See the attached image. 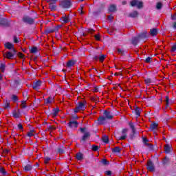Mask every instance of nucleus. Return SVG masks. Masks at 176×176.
Here are the masks:
<instances>
[{
	"label": "nucleus",
	"instance_id": "338daca9",
	"mask_svg": "<svg viewBox=\"0 0 176 176\" xmlns=\"http://www.w3.org/2000/svg\"><path fill=\"white\" fill-rule=\"evenodd\" d=\"M18 129L19 130H21V131H23V130L24 129V128L23 127V124L21 123H19L18 124Z\"/></svg>",
	"mask_w": 176,
	"mask_h": 176
},
{
	"label": "nucleus",
	"instance_id": "c9c22d12",
	"mask_svg": "<svg viewBox=\"0 0 176 176\" xmlns=\"http://www.w3.org/2000/svg\"><path fill=\"white\" fill-rule=\"evenodd\" d=\"M100 163H102L103 166H109V161L107 160V159H102Z\"/></svg>",
	"mask_w": 176,
	"mask_h": 176
},
{
	"label": "nucleus",
	"instance_id": "9d476101",
	"mask_svg": "<svg viewBox=\"0 0 176 176\" xmlns=\"http://www.w3.org/2000/svg\"><path fill=\"white\" fill-rule=\"evenodd\" d=\"M146 168L148 171H151V173H153V171H155V164H153V162H152V160H149L148 161Z\"/></svg>",
	"mask_w": 176,
	"mask_h": 176
},
{
	"label": "nucleus",
	"instance_id": "72a5a7b5",
	"mask_svg": "<svg viewBox=\"0 0 176 176\" xmlns=\"http://www.w3.org/2000/svg\"><path fill=\"white\" fill-rule=\"evenodd\" d=\"M50 9L51 12H56L57 10V4H50Z\"/></svg>",
	"mask_w": 176,
	"mask_h": 176
},
{
	"label": "nucleus",
	"instance_id": "f8f14e48",
	"mask_svg": "<svg viewBox=\"0 0 176 176\" xmlns=\"http://www.w3.org/2000/svg\"><path fill=\"white\" fill-rule=\"evenodd\" d=\"M103 116L107 120H112L113 119V116L112 115V113L111 111L104 110Z\"/></svg>",
	"mask_w": 176,
	"mask_h": 176
},
{
	"label": "nucleus",
	"instance_id": "f257e3e1",
	"mask_svg": "<svg viewBox=\"0 0 176 176\" xmlns=\"http://www.w3.org/2000/svg\"><path fill=\"white\" fill-rule=\"evenodd\" d=\"M87 128L86 127H80V131L83 134L82 138L80 139V142H82V144H84L86 141L90 140V137H91V134L89 131H87Z\"/></svg>",
	"mask_w": 176,
	"mask_h": 176
},
{
	"label": "nucleus",
	"instance_id": "c03bdc74",
	"mask_svg": "<svg viewBox=\"0 0 176 176\" xmlns=\"http://www.w3.org/2000/svg\"><path fill=\"white\" fill-rule=\"evenodd\" d=\"M11 100L14 102H17V101H19V97H17L16 95L13 94L11 97Z\"/></svg>",
	"mask_w": 176,
	"mask_h": 176
},
{
	"label": "nucleus",
	"instance_id": "aec40b11",
	"mask_svg": "<svg viewBox=\"0 0 176 176\" xmlns=\"http://www.w3.org/2000/svg\"><path fill=\"white\" fill-rule=\"evenodd\" d=\"M171 164V162L170 161V158L167 156L164 157L162 160V164L163 166H168Z\"/></svg>",
	"mask_w": 176,
	"mask_h": 176
},
{
	"label": "nucleus",
	"instance_id": "69168bd1",
	"mask_svg": "<svg viewBox=\"0 0 176 176\" xmlns=\"http://www.w3.org/2000/svg\"><path fill=\"white\" fill-rule=\"evenodd\" d=\"M96 30H94V29H87L86 30V32H88V34H93V32H94Z\"/></svg>",
	"mask_w": 176,
	"mask_h": 176
},
{
	"label": "nucleus",
	"instance_id": "393cba45",
	"mask_svg": "<svg viewBox=\"0 0 176 176\" xmlns=\"http://www.w3.org/2000/svg\"><path fill=\"white\" fill-rule=\"evenodd\" d=\"M76 159L77 160H83V159H85V157H83V153L78 152L76 154Z\"/></svg>",
	"mask_w": 176,
	"mask_h": 176
},
{
	"label": "nucleus",
	"instance_id": "2f4dec72",
	"mask_svg": "<svg viewBox=\"0 0 176 176\" xmlns=\"http://www.w3.org/2000/svg\"><path fill=\"white\" fill-rule=\"evenodd\" d=\"M120 147L119 146H116L115 148H111V151L113 153H120Z\"/></svg>",
	"mask_w": 176,
	"mask_h": 176
},
{
	"label": "nucleus",
	"instance_id": "4c0bfd02",
	"mask_svg": "<svg viewBox=\"0 0 176 176\" xmlns=\"http://www.w3.org/2000/svg\"><path fill=\"white\" fill-rule=\"evenodd\" d=\"M102 142L104 144H109V138L107 135H104L102 138Z\"/></svg>",
	"mask_w": 176,
	"mask_h": 176
},
{
	"label": "nucleus",
	"instance_id": "423d86ee",
	"mask_svg": "<svg viewBox=\"0 0 176 176\" xmlns=\"http://www.w3.org/2000/svg\"><path fill=\"white\" fill-rule=\"evenodd\" d=\"M16 54H17V50L16 49H12V52H6L3 55L8 60H12L16 57Z\"/></svg>",
	"mask_w": 176,
	"mask_h": 176
},
{
	"label": "nucleus",
	"instance_id": "cd10ccee",
	"mask_svg": "<svg viewBox=\"0 0 176 176\" xmlns=\"http://www.w3.org/2000/svg\"><path fill=\"white\" fill-rule=\"evenodd\" d=\"M157 126H159V124L155 123V122H153L150 125L149 131H153V130H155V129H156V127H157Z\"/></svg>",
	"mask_w": 176,
	"mask_h": 176
},
{
	"label": "nucleus",
	"instance_id": "dca6fc26",
	"mask_svg": "<svg viewBox=\"0 0 176 176\" xmlns=\"http://www.w3.org/2000/svg\"><path fill=\"white\" fill-rule=\"evenodd\" d=\"M139 42H140V38L138 37V36L132 37L131 40V45H133V46H137Z\"/></svg>",
	"mask_w": 176,
	"mask_h": 176
},
{
	"label": "nucleus",
	"instance_id": "6ab92c4d",
	"mask_svg": "<svg viewBox=\"0 0 176 176\" xmlns=\"http://www.w3.org/2000/svg\"><path fill=\"white\" fill-rule=\"evenodd\" d=\"M133 112L138 118L141 116V108L138 107V106H135Z\"/></svg>",
	"mask_w": 176,
	"mask_h": 176
},
{
	"label": "nucleus",
	"instance_id": "0eeeda50",
	"mask_svg": "<svg viewBox=\"0 0 176 176\" xmlns=\"http://www.w3.org/2000/svg\"><path fill=\"white\" fill-rule=\"evenodd\" d=\"M131 6L133 8L137 6L138 9H142V8H144V3H142V1H140L138 0H132L131 1Z\"/></svg>",
	"mask_w": 176,
	"mask_h": 176
},
{
	"label": "nucleus",
	"instance_id": "c756f323",
	"mask_svg": "<svg viewBox=\"0 0 176 176\" xmlns=\"http://www.w3.org/2000/svg\"><path fill=\"white\" fill-rule=\"evenodd\" d=\"M164 152H165V153H171V146L168 144H166L164 146Z\"/></svg>",
	"mask_w": 176,
	"mask_h": 176
},
{
	"label": "nucleus",
	"instance_id": "052dcab7",
	"mask_svg": "<svg viewBox=\"0 0 176 176\" xmlns=\"http://www.w3.org/2000/svg\"><path fill=\"white\" fill-rule=\"evenodd\" d=\"M170 52H176V43H175L173 45Z\"/></svg>",
	"mask_w": 176,
	"mask_h": 176
},
{
	"label": "nucleus",
	"instance_id": "5fc2aeb1",
	"mask_svg": "<svg viewBox=\"0 0 176 176\" xmlns=\"http://www.w3.org/2000/svg\"><path fill=\"white\" fill-rule=\"evenodd\" d=\"M98 148H100V146L94 144L92 145L91 149L94 152H97V151H98Z\"/></svg>",
	"mask_w": 176,
	"mask_h": 176
},
{
	"label": "nucleus",
	"instance_id": "13d9d810",
	"mask_svg": "<svg viewBox=\"0 0 176 176\" xmlns=\"http://www.w3.org/2000/svg\"><path fill=\"white\" fill-rule=\"evenodd\" d=\"M50 160H52V158H50L49 157H45L44 159V162L45 164H47V163H49V162H50Z\"/></svg>",
	"mask_w": 176,
	"mask_h": 176
},
{
	"label": "nucleus",
	"instance_id": "20e7f679",
	"mask_svg": "<svg viewBox=\"0 0 176 176\" xmlns=\"http://www.w3.org/2000/svg\"><path fill=\"white\" fill-rule=\"evenodd\" d=\"M22 21L24 24H27L28 25H32L35 23V19L30 17L28 15H25L22 18Z\"/></svg>",
	"mask_w": 176,
	"mask_h": 176
},
{
	"label": "nucleus",
	"instance_id": "7ed1b4c3",
	"mask_svg": "<svg viewBox=\"0 0 176 176\" xmlns=\"http://www.w3.org/2000/svg\"><path fill=\"white\" fill-rule=\"evenodd\" d=\"M86 104L87 102L85 100L78 102V105L74 109V113H78L79 111H85L86 109Z\"/></svg>",
	"mask_w": 176,
	"mask_h": 176
},
{
	"label": "nucleus",
	"instance_id": "3c124183",
	"mask_svg": "<svg viewBox=\"0 0 176 176\" xmlns=\"http://www.w3.org/2000/svg\"><path fill=\"white\" fill-rule=\"evenodd\" d=\"M162 8H163V4L162 3V2H158L156 5V9L157 10H160V9H162Z\"/></svg>",
	"mask_w": 176,
	"mask_h": 176
},
{
	"label": "nucleus",
	"instance_id": "a18cd8bd",
	"mask_svg": "<svg viewBox=\"0 0 176 176\" xmlns=\"http://www.w3.org/2000/svg\"><path fill=\"white\" fill-rule=\"evenodd\" d=\"M58 0H47V3L50 5H56Z\"/></svg>",
	"mask_w": 176,
	"mask_h": 176
},
{
	"label": "nucleus",
	"instance_id": "c85d7f7f",
	"mask_svg": "<svg viewBox=\"0 0 176 176\" xmlns=\"http://www.w3.org/2000/svg\"><path fill=\"white\" fill-rule=\"evenodd\" d=\"M24 171H32V165L27 164L23 167Z\"/></svg>",
	"mask_w": 176,
	"mask_h": 176
},
{
	"label": "nucleus",
	"instance_id": "ea45409f",
	"mask_svg": "<svg viewBox=\"0 0 176 176\" xmlns=\"http://www.w3.org/2000/svg\"><path fill=\"white\" fill-rule=\"evenodd\" d=\"M104 60H105V55L102 54L101 53L99 52V61L100 63H104Z\"/></svg>",
	"mask_w": 176,
	"mask_h": 176
},
{
	"label": "nucleus",
	"instance_id": "de8ad7c7",
	"mask_svg": "<svg viewBox=\"0 0 176 176\" xmlns=\"http://www.w3.org/2000/svg\"><path fill=\"white\" fill-rule=\"evenodd\" d=\"M34 133H35V130H30L27 133L28 137H29V138H31V137H32L34 135Z\"/></svg>",
	"mask_w": 176,
	"mask_h": 176
},
{
	"label": "nucleus",
	"instance_id": "bb28decb",
	"mask_svg": "<svg viewBox=\"0 0 176 176\" xmlns=\"http://www.w3.org/2000/svg\"><path fill=\"white\" fill-rule=\"evenodd\" d=\"M76 64V61L70 60L67 63V68H71V67H74Z\"/></svg>",
	"mask_w": 176,
	"mask_h": 176
},
{
	"label": "nucleus",
	"instance_id": "f03ea898",
	"mask_svg": "<svg viewBox=\"0 0 176 176\" xmlns=\"http://www.w3.org/2000/svg\"><path fill=\"white\" fill-rule=\"evenodd\" d=\"M129 126L132 131V133L129 134V138L131 141H134V140H135V135H137L138 133L137 132V129H135V125H134V124L129 122Z\"/></svg>",
	"mask_w": 176,
	"mask_h": 176
},
{
	"label": "nucleus",
	"instance_id": "5701e85b",
	"mask_svg": "<svg viewBox=\"0 0 176 176\" xmlns=\"http://www.w3.org/2000/svg\"><path fill=\"white\" fill-rule=\"evenodd\" d=\"M60 21L62 23V24H67V23H69V17L63 16L60 19Z\"/></svg>",
	"mask_w": 176,
	"mask_h": 176
},
{
	"label": "nucleus",
	"instance_id": "a19ab883",
	"mask_svg": "<svg viewBox=\"0 0 176 176\" xmlns=\"http://www.w3.org/2000/svg\"><path fill=\"white\" fill-rule=\"evenodd\" d=\"M84 8H85V6L83 4H81L80 6V8H78V12H79L80 14H81V16L85 14V12H83Z\"/></svg>",
	"mask_w": 176,
	"mask_h": 176
},
{
	"label": "nucleus",
	"instance_id": "1a4fd4ad",
	"mask_svg": "<svg viewBox=\"0 0 176 176\" xmlns=\"http://www.w3.org/2000/svg\"><path fill=\"white\" fill-rule=\"evenodd\" d=\"M138 38H139V40L142 39V41H148V38H149V35L148 34L147 31H144L138 35Z\"/></svg>",
	"mask_w": 176,
	"mask_h": 176
},
{
	"label": "nucleus",
	"instance_id": "e2e57ef3",
	"mask_svg": "<svg viewBox=\"0 0 176 176\" xmlns=\"http://www.w3.org/2000/svg\"><path fill=\"white\" fill-rule=\"evenodd\" d=\"M94 38H95L96 41H101V36H100V34L95 35Z\"/></svg>",
	"mask_w": 176,
	"mask_h": 176
},
{
	"label": "nucleus",
	"instance_id": "864d4df0",
	"mask_svg": "<svg viewBox=\"0 0 176 176\" xmlns=\"http://www.w3.org/2000/svg\"><path fill=\"white\" fill-rule=\"evenodd\" d=\"M99 55L100 53H98L93 56L92 59L94 60V61H97L98 60H99Z\"/></svg>",
	"mask_w": 176,
	"mask_h": 176
},
{
	"label": "nucleus",
	"instance_id": "4d7b16f0",
	"mask_svg": "<svg viewBox=\"0 0 176 176\" xmlns=\"http://www.w3.org/2000/svg\"><path fill=\"white\" fill-rule=\"evenodd\" d=\"M144 82H145L146 85H151V83H152V79H151V78H146L144 80Z\"/></svg>",
	"mask_w": 176,
	"mask_h": 176
},
{
	"label": "nucleus",
	"instance_id": "e433bc0d",
	"mask_svg": "<svg viewBox=\"0 0 176 176\" xmlns=\"http://www.w3.org/2000/svg\"><path fill=\"white\" fill-rule=\"evenodd\" d=\"M30 53H32V54H36V53H38V47L36 46L32 47L30 49Z\"/></svg>",
	"mask_w": 176,
	"mask_h": 176
},
{
	"label": "nucleus",
	"instance_id": "09e8293b",
	"mask_svg": "<svg viewBox=\"0 0 176 176\" xmlns=\"http://www.w3.org/2000/svg\"><path fill=\"white\" fill-rule=\"evenodd\" d=\"M148 148V151H155V148L153 146V144L148 143V144L146 145Z\"/></svg>",
	"mask_w": 176,
	"mask_h": 176
},
{
	"label": "nucleus",
	"instance_id": "412c9836",
	"mask_svg": "<svg viewBox=\"0 0 176 176\" xmlns=\"http://www.w3.org/2000/svg\"><path fill=\"white\" fill-rule=\"evenodd\" d=\"M4 47H6V49H8V50H12V49H14V45H13V43L10 42H6L4 44Z\"/></svg>",
	"mask_w": 176,
	"mask_h": 176
},
{
	"label": "nucleus",
	"instance_id": "ddd939ff",
	"mask_svg": "<svg viewBox=\"0 0 176 176\" xmlns=\"http://www.w3.org/2000/svg\"><path fill=\"white\" fill-rule=\"evenodd\" d=\"M56 31H58V27H55L54 28H47L44 32L46 35H49V34H52L53 32H56Z\"/></svg>",
	"mask_w": 176,
	"mask_h": 176
},
{
	"label": "nucleus",
	"instance_id": "0e129e2a",
	"mask_svg": "<svg viewBox=\"0 0 176 176\" xmlns=\"http://www.w3.org/2000/svg\"><path fill=\"white\" fill-rule=\"evenodd\" d=\"M104 174L108 176L112 175V171L111 170H107L104 172Z\"/></svg>",
	"mask_w": 176,
	"mask_h": 176
},
{
	"label": "nucleus",
	"instance_id": "b1692460",
	"mask_svg": "<svg viewBox=\"0 0 176 176\" xmlns=\"http://www.w3.org/2000/svg\"><path fill=\"white\" fill-rule=\"evenodd\" d=\"M57 153H59L60 155L65 153V147H64L63 146H59L57 149Z\"/></svg>",
	"mask_w": 176,
	"mask_h": 176
},
{
	"label": "nucleus",
	"instance_id": "603ef678",
	"mask_svg": "<svg viewBox=\"0 0 176 176\" xmlns=\"http://www.w3.org/2000/svg\"><path fill=\"white\" fill-rule=\"evenodd\" d=\"M12 116H14V118H16V119H19V118H20V113H16V111H14L12 112Z\"/></svg>",
	"mask_w": 176,
	"mask_h": 176
},
{
	"label": "nucleus",
	"instance_id": "4468645a",
	"mask_svg": "<svg viewBox=\"0 0 176 176\" xmlns=\"http://www.w3.org/2000/svg\"><path fill=\"white\" fill-rule=\"evenodd\" d=\"M42 86V81L37 80L33 82L32 87L34 90H39V88Z\"/></svg>",
	"mask_w": 176,
	"mask_h": 176
},
{
	"label": "nucleus",
	"instance_id": "39448f33",
	"mask_svg": "<svg viewBox=\"0 0 176 176\" xmlns=\"http://www.w3.org/2000/svg\"><path fill=\"white\" fill-rule=\"evenodd\" d=\"M59 6L62 9H69L72 6V3H71V0H63L60 1Z\"/></svg>",
	"mask_w": 176,
	"mask_h": 176
},
{
	"label": "nucleus",
	"instance_id": "774afa93",
	"mask_svg": "<svg viewBox=\"0 0 176 176\" xmlns=\"http://www.w3.org/2000/svg\"><path fill=\"white\" fill-rule=\"evenodd\" d=\"M47 129L48 130H56V128L52 125H48L47 126Z\"/></svg>",
	"mask_w": 176,
	"mask_h": 176
},
{
	"label": "nucleus",
	"instance_id": "bf43d9fd",
	"mask_svg": "<svg viewBox=\"0 0 176 176\" xmlns=\"http://www.w3.org/2000/svg\"><path fill=\"white\" fill-rule=\"evenodd\" d=\"M166 98V107H168V104H170V98L168 96H165Z\"/></svg>",
	"mask_w": 176,
	"mask_h": 176
},
{
	"label": "nucleus",
	"instance_id": "a878e982",
	"mask_svg": "<svg viewBox=\"0 0 176 176\" xmlns=\"http://www.w3.org/2000/svg\"><path fill=\"white\" fill-rule=\"evenodd\" d=\"M53 101H54V98L52 97V96H49L45 101V105H47L49 104H52V102H53Z\"/></svg>",
	"mask_w": 176,
	"mask_h": 176
},
{
	"label": "nucleus",
	"instance_id": "6e6d98bb",
	"mask_svg": "<svg viewBox=\"0 0 176 176\" xmlns=\"http://www.w3.org/2000/svg\"><path fill=\"white\" fill-rule=\"evenodd\" d=\"M145 63H146L147 64H149V63H152V57L148 56V57L145 59Z\"/></svg>",
	"mask_w": 176,
	"mask_h": 176
},
{
	"label": "nucleus",
	"instance_id": "37998d69",
	"mask_svg": "<svg viewBox=\"0 0 176 176\" xmlns=\"http://www.w3.org/2000/svg\"><path fill=\"white\" fill-rule=\"evenodd\" d=\"M119 54H121V56H126V51L120 49V48H118L117 50Z\"/></svg>",
	"mask_w": 176,
	"mask_h": 176
},
{
	"label": "nucleus",
	"instance_id": "58836bf2",
	"mask_svg": "<svg viewBox=\"0 0 176 176\" xmlns=\"http://www.w3.org/2000/svg\"><path fill=\"white\" fill-rule=\"evenodd\" d=\"M0 69L1 71V72H5V69H6V63H1L0 64Z\"/></svg>",
	"mask_w": 176,
	"mask_h": 176
},
{
	"label": "nucleus",
	"instance_id": "79ce46f5",
	"mask_svg": "<svg viewBox=\"0 0 176 176\" xmlns=\"http://www.w3.org/2000/svg\"><path fill=\"white\" fill-rule=\"evenodd\" d=\"M27 101L26 100H22L21 102V107L23 108V109H25L27 108Z\"/></svg>",
	"mask_w": 176,
	"mask_h": 176
},
{
	"label": "nucleus",
	"instance_id": "2eb2a0df",
	"mask_svg": "<svg viewBox=\"0 0 176 176\" xmlns=\"http://www.w3.org/2000/svg\"><path fill=\"white\" fill-rule=\"evenodd\" d=\"M107 120L104 116H100L98 118V124H107Z\"/></svg>",
	"mask_w": 176,
	"mask_h": 176
},
{
	"label": "nucleus",
	"instance_id": "f3484780",
	"mask_svg": "<svg viewBox=\"0 0 176 176\" xmlns=\"http://www.w3.org/2000/svg\"><path fill=\"white\" fill-rule=\"evenodd\" d=\"M0 26L1 27H9V21L6 19H0Z\"/></svg>",
	"mask_w": 176,
	"mask_h": 176
},
{
	"label": "nucleus",
	"instance_id": "680f3d73",
	"mask_svg": "<svg viewBox=\"0 0 176 176\" xmlns=\"http://www.w3.org/2000/svg\"><path fill=\"white\" fill-rule=\"evenodd\" d=\"M19 42L20 41H19L17 36H14V43H19Z\"/></svg>",
	"mask_w": 176,
	"mask_h": 176
},
{
	"label": "nucleus",
	"instance_id": "6e6552de",
	"mask_svg": "<svg viewBox=\"0 0 176 176\" xmlns=\"http://www.w3.org/2000/svg\"><path fill=\"white\" fill-rule=\"evenodd\" d=\"M67 126L69 129H76L79 126V122L76 120H70L67 123Z\"/></svg>",
	"mask_w": 176,
	"mask_h": 176
},
{
	"label": "nucleus",
	"instance_id": "8fccbe9b",
	"mask_svg": "<svg viewBox=\"0 0 176 176\" xmlns=\"http://www.w3.org/2000/svg\"><path fill=\"white\" fill-rule=\"evenodd\" d=\"M0 173L2 174V175H6L8 174V172L5 170V168L3 167H0Z\"/></svg>",
	"mask_w": 176,
	"mask_h": 176
},
{
	"label": "nucleus",
	"instance_id": "7c9ffc66",
	"mask_svg": "<svg viewBox=\"0 0 176 176\" xmlns=\"http://www.w3.org/2000/svg\"><path fill=\"white\" fill-rule=\"evenodd\" d=\"M117 8L116 5H111L109 7V12H111V13H113V12H116Z\"/></svg>",
	"mask_w": 176,
	"mask_h": 176
},
{
	"label": "nucleus",
	"instance_id": "a211bd4d",
	"mask_svg": "<svg viewBox=\"0 0 176 176\" xmlns=\"http://www.w3.org/2000/svg\"><path fill=\"white\" fill-rule=\"evenodd\" d=\"M138 16H140V12H138L137 10H135L129 14V17H131V19H137Z\"/></svg>",
	"mask_w": 176,
	"mask_h": 176
},
{
	"label": "nucleus",
	"instance_id": "4be33fe9",
	"mask_svg": "<svg viewBox=\"0 0 176 176\" xmlns=\"http://www.w3.org/2000/svg\"><path fill=\"white\" fill-rule=\"evenodd\" d=\"M159 31L160 30L157 28H153L150 30V35H151V36H156V35H157V34H159Z\"/></svg>",
	"mask_w": 176,
	"mask_h": 176
},
{
	"label": "nucleus",
	"instance_id": "473e14b6",
	"mask_svg": "<svg viewBox=\"0 0 176 176\" xmlns=\"http://www.w3.org/2000/svg\"><path fill=\"white\" fill-rule=\"evenodd\" d=\"M3 107L5 109H9V108H10V102L6 100Z\"/></svg>",
	"mask_w": 176,
	"mask_h": 176
},
{
	"label": "nucleus",
	"instance_id": "9b49d317",
	"mask_svg": "<svg viewBox=\"0 0 176 176\" xmlns=\"http://www.w3.org/2000/svg\"><path fill=\"white\" fill-rule=\"evenodd\" d=\"M127 131H129V129L127 128L123 129L122 130L121 133L122 135L118 138V141L126 140V138H127Z\"/></svg>",
	"mask_w": 176,
	"mask_h": 176
},
{
	"label": "nucleus",
	"instance_id": "49530a36",
	"mask_svg": "<svg viewBox=\"0 0 176 176\" xmlns=\"http://www.w3.org/2000/svg\"><path fill=\"white\" fill-rule=\"evenodd\" d=\"M142 141H143V144L144 145H148L149 143V140H148V138H145V137H142Z\"/></svg>",
	"mask_w": 176,
	"mask_h": 176
},
{
	"label": "nucleus",
	"instance_id": "f704fd0d",
	"mask_svg": "<svg viewBox=\"0 0 176 176\" xmlns=\"http://www.w3.org/2000/svg\"><path fill=\"white\" fill-rule=\"evenodd\" d=\"M58 112H60V109H58V107L56 108H54L52 109V115L56 117L57 116V113H58Z\"/></svg>",
	"mask_w": 176,
	"mask_h": 176
}]
</instances>
